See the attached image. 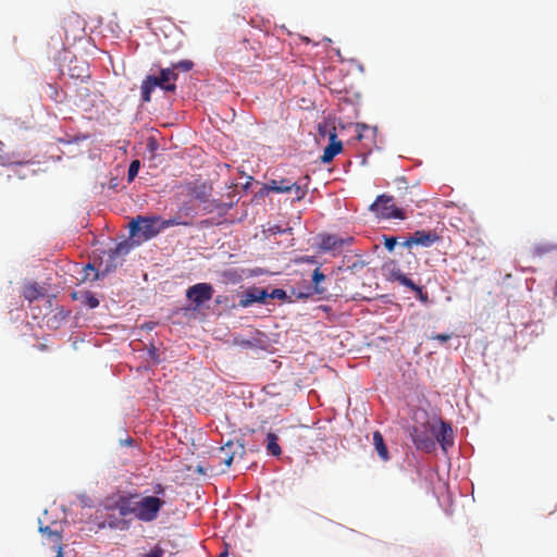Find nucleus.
Segmentation results:
<instances>
[{
  "instance_id": "nucleus-1",
  "label": "nucleus",
  "mask_w": 557,
  "mask_h": 557,
  "mask_svg": "<svg viewBox=\"0 0 557 557\" xmlns=\"http://www.w3.org/2000/svg\"><path fill=\"white\" fill-rule=\"evenodd\" d=\"M404 434V437L409 444L406 445V461L408 466L414 467L418 475L424 473L425 481L433 485L435 479L438 481L440 487L446 488L447 482L440 478V473L437 470L429 467L425 463L423 458V454L434 453V444L430 437V429H418L414 426H410L408 423L406 428H400ZM433 495L440 500L438 495L434 486H432Z\"/></svg>"
},
{
  "instance_id": "nucleus-2",
  "label": "nucleus",
  "mask_w": 557,
  "mask_h": 557,
  "mask_svg": "<svg viewBox=\"0 0 557 557\" xmlns=\"http://www.w3.org/2000/svg\"><path fill=\"white\" fill-rule=\"evenodd\" d=\"M177 75L173 71L172 66H162L160 62L152 63L149 72L144 76L139 85L141 104L151 102L152 94L159 89L164 95H176Z\"/></svg>"
},
{
  "instance_id": "nucleus-3",
  "label": "nucleus",
  "mask_w": 557,
  "mask_h": 557,
  "mask_svg": "<svg viewBox=\"0 0 557 557\" xmlns=\"http://www.w3.org/2000/svg\"><path fill=\"white\" fill-rule=\"evenodd\" d=\"M215 289L209 282H198L185 289L184 311L187 320H203L206 311L211 308Z\"/></svg>"
},
{
  "instance_id": "nucleus-4",
  "label": "nucleus",
  "mask_w": 557,
  "mask_h": 557,
  "mask_svg": "<svg viewBox=\"0 0 557 557\" xmlns=\"http://www.w3.org/2000/svg\"><path fill=\"white\" fill-rule=\"evenodd\" d=\"M232 297L238 299L239 309L264 308L268 312H272L269 307V294L267 285H258L256 283L240 285L232 290Z\"/></svg>"
},
{
  "instance_id": "nucleus-5",
  "label": "nucleus",
  "mask_w": 557,
  "mask_h": 557,
  "mask_svg": "<svg viewBox=\"0 0 557 557\" xmlns=\"http://www.w3.org/2000/svg\"><path fill=\"white\" fill-rule=\"evenodd\" d=\"M149 491L138 492L136 499L129 505L131 516L140 522L150 523L158 519L166 502H161L157 496H149Z\"/></svg>"
},
{
  "instance_id": "nucleus-6",
  "label": "nucleus",
  "mask_w": 557,
  "mask_h": 557,
  "mask_svg": "<svg viewBox=\"0 0 557 557\" xmlns=\"http://www.w3.org/2000/svg\"><path fill=\"white\" fill-rule=\"evenodd\" d=\"M430 437L434 444V451L440 448L444 455L455 445L456 432L453 424L443 420L437 414L433 416V423L430 426Z\"/></svg>"
},
{
  "instance_id": "nucleus-7",
  "label": "nucleus",
  "mask_w": 557,
  "mask_h": 557,
  "mask_svg": "<svg viewBox=\"0 0 557 557\" xmlns=\"http://www.w3.org/2000/svg\"><path fill=\"white\" fill-rule=\"evenodd\" d=\"M127 232L139 247L159 235L152 214L135 215L127 225Z\"/></svg>"
},
{
  "instance_id": "nucleus-8",
  "label": "nucleus",
  "mask_w": 557,
  "mask_h": 557,
  "mask_svg": "<svg viewBox=\"0 0 557 557\" xmlns=\"http://www.w3.org/2000/svg\"><path fill=\"white\" fill-rule=\"evenodd\" d=\"M137 496L138 491L135 488L116 490L101 499L99 506L106 511H117L120 517L125 518L131 516L129 505Z\"/></svg>"
},
{
  "instance_id": "nucleus-9",
  "label": "nucleus",
  "mask_w": 557,
  "mask_h": 557,
  "mask_svg": "<svg viewBox=\"0 0 557 557\" xmlns=\"http://www.w3.org/2000/svg\"><path fill=\"white\" fill-rule=\"evenodd\" d=\"M382 272L385 280L389 283H397L404 288L405 293H412L419 284V281L413 278L412 273L403 271L398 267V261L395 259H388L382 265Z\"/></svg>"
},
{
  "instance_id": "nucleus-10",
  "label": "nucleus",
  "mask_w": 557,
  "mask_h": 557,
  "mask_svg": "<svg viewBox=\"0 0 557 557\" xmlns=\"http://www.w3.org/2000/svg\"><path fill=\"white\" fill-rule=\"evenodd\" d=\"M182 186L190 200L198 202L200 207L207 205L213 194V184L210 180L185 181Z\"/></svg>"
},
{
  "instance_id": "nucleus-11",
  "label": "nucleus",
  "mask_w": 557,
  "mask_h": 557,
  "mask_svg": "<svg viewBox=\"0 0 557 557\" xmlns=\"http://www.w3.org/2000/svg\"><path fill=\"white\" fill-rule=\"evenodd\" d=\"M233 344L243 349L270 352L269 335L261 330H255L251 336L236 335L233 338Z\"/></svg>"
},
{
  "instance_id": "nucleus-12",
  "label": "nucleus",
  "mask_w": 557,
  "mask_h": 557,
  "mask_svg": "<svg viewBox=\"0 0 557 557\" xmlns=\"http://www.w3.org/2000/svg\"><path fill=\"white\" fill-rule=\"evenodd\" d=\"M326 137L327 145L318 159L323 165L330 164L337 156L342 154L345 147L344 141L339 139L336 127L329 128Z\"/></svg>"
},
{
  "instance_id": "nucleus-13",
  "label": "nucleus",
  "mask_w": 557,
  "mask_h": 557,
  "mask_svg": "<svg viewBox=\"0 0 557 557\" xmlns=\"http://www.w3.org/2000/svg\"><path fill=\"white\" fill-rule=\"evenodd\" d=\"M428 409L422 407H409L408 417L400 420V428H406L408 423L410 426L418 429H430L433 423V416Z\"/></svg>"
},
{
  "instance_id": "nucleus-14",
  "label": "nucleus",
  "mask_w": 557,
  "mask_h": 557,
  "mask_svg": "<svg viewBox=\"0 0 557 557\" xmlns=\"http://www.w3.org/2000/svg\"><path fill=\"white\" fill-rule=\"evenodd\" d=\"M311 247L320 255L331 253L333 257H337L339 253L337 234L322 231L315 235Z\"/></svg>"
},
{
  "instance_id": "nucleus-15",
  "label": "nucleus",
  "mask_w": 557,
  "mask_h": 557,
  "mask_svg": "<svg viewBox=\"0 0 557 557\" xmlns=\"http://www.w3.org/2000/svg\"><path fill=\"white\" fill-rule=\"evenodd\" d=\"M239 201V198L236 200L223 201L219 198L211 197L207 205L201 207V215H209L212 213H216L220 220L227 219V213L230 210L235 208Z\"/></svg>"
},
{
  "instance_id": "nucleus-16",
  "label": "nucleus",
  "mask_w": 557,
  "mask_h": 557,
  "mask_svg": "<svg viewBox=\"0 0 557 557\" xmlns=\"http://www.w3.org/2000/svg\"><path fill=\"white\" fill-rule=\"evenodd\" d=\"M394 203V196L382 193L379 194L372 203L368 207V210L380 221L385 220L386 214Z\"/></svg>"
},
{
  "instance_id": "nucleus-17",
  "label": "nucleus",
  "mask_w": 557,
  "mask_h": 557,
  "mask_svg": "<svg viewBox=\"0 0 557 557\" xmlns=\"http://www.w3.org/2000/svg\"><path fill=\"white\" fill-rule=\"evenodd\" d=\"M156 226L158 230V234L162 233L164 230L174 227V226H185V227H194L195 221L184 220L180 215L175 214L168 219L163 218L161 214H152Z\"/></svg>"
},
{
  "instance_id": "nucleus-18",
  "label": "nucleus",
  "mask_w": 557,
  "mask_h": 557,
  "mask_svg": "<svg viewBox=\"0 0 557 557\" xmlns=\"http://www.w3.org/2000/svg\"><path fill=\"white\" fill-rule=\"evenodd\" d=\"M218 282L223 285H237L245 281L244 268L230 267L216 272Z\"/></svg>"
},
{
  "instance_id": "nucleus-19",
  "label": "nucleus",
  "mask_w": 557,
  "mask_h": 557,
  "mask_svg": "<svg viewBox=\"0 0 557 557\" xmlns=\"http://www.w3.org/2000/svg\"><path fill=\"white\" fill-rule=\"evenodd\" d=\"M267 289L269 294V307L272 309V311L275 308V300H278L281 304H292L294 301L292 289L287 290L284 287H277L273 284H267Z\"/></svg>"
},
{
  "instance_id": "nucleus-20",
  "label": "nucleus",
  "mask_w": 557,
  "mask_h": 557,
  "mask_svg": "<svg viewBox=\"0 0 557 557\" xmlns=\"http://www.w3.org/2000/svg\"><path fill=\"white\" fill-rule=\"evenodd\" d=\"M292 294L297 300H307L312 298L313 296H319V299L330 301L332 298L331 294L323 296L319 290L315 289L310 283H307L305 280L302 281V286H292Z\"/></svg>"
},
{
  "instance_id": "nucleus-21",
  "label": "nucleus",
  "mask_w": 557,
  "mask_h": 557,
  "mask_svg": "<svg viewBox=\"0 0 557 557\" xmlns=\"http://www.w3.org/2000/svg\"><path fill=\"white\" fill-rule=\"evenodd\" d=\"M372 445L374 453L381 461L388 462L392 459L387 442L380 430L372 432Z\"/></svg>"
},
{
  "instance_id": "nucleus-22",
  "label": "nucleus",
  "mask_w": 557,
  "mask_h": 557,
  "mask_svg": "<svg viewBox=\"0 0 557 557\" xmlns=\"http://www.w3.org/2000/svg\"><path fill=\"white\" fill-rule=\"evenodd\" d=\"M22 296L28 302L42 300L48 296V292L36 281H27L24 284Z\"/></svg>"
},
{
  "instance_id": "nucleus-23",
  "label": "nucleus",
  "mask_w": 557,
  "mask_h": 557,
  "mask_svg": "<svg viewBox=\"0 0 557 557\" xmlns=\"http://www.w3.org/2000/svg\"><path fill=\"white\" fill-rule=\"evenodd\" d=\"M265 455L271 458H280L283 454V449L280 445L278 431L270 429L265 433L264 438Z\"/></svg>"
},
{
  "instance_id": "nucleus-24",
  "label": "nucleus",
  "mask_w": 557,
  "mask_h": 557,
  "mask_svg": "<svg viewBox=\"0 0 557 557\" xmlns=\"http://www.w3.org/2000/svg\"><path fill=\"white\" fill-rule=\"evenodd\" d=\"M412 234L414 236L417 247L430 248L442 240L441 235L425 228H418Z\"/></svg>"
},
{
  "instance_id": "nucleus-25",
  "label": "nucleus",
  "mask_w": 557,
  "mask_h": 557,
  "mask_svg": "<svg viewBox=\"0 0 557 557\" xmlns=\"http://www.w3.org/2000/svg\"><path fill=\"white\" fill-rule=\"evenodd\" d=\"M139 247L133 237L128 234L126 237L124 234H121L116 239L112 250L113 256L125 257L131 253L132 250Z\"/></svg>"
},
{
  "instance_id": "nucleus-26",
  "label": "nucleus",
  "mask_w": 557,
  "mask_h": 557,
  "mask_svg": "<svg viewBox=\"0 0 557 557\" xmlns=\"http://www.w3.org/2000/svg\"><path fill=\"white\" fill-rule=\"evenodd\" d=\"M132 527V519L127 517H116L114 513L108 516L106 521H103L100 525H98V530H119V531H128Z\"/></svg>"
},
{
  "instance_id": "nucleus-27",
  "label": "nucleus",
  "mask_w": 557,
  "mask_h": 557,
  "mask_svg": "<svg viewBox=\"0 0 557 557\" xmlns=\"http://www.w3.org/2000/svg\"><path fill=\"white\" fill-rule=\"evenodd\" d=\"M77 62L76 57L73 55L69 65V75L73 79H79L82 83H86L90 77L88 64L85 61H82L81 64H77Z\"/></svg>"
},
{
  "instance_id": "nucleus-28",
  "label": "nucleus",
  "mask_w": 557,
  "mask_h": 557,
  "mask_svg": "<svg viewBox=\"0 0 557 557\" xmlns=\"http://www.w3.org/2000/svg\"><path fill=\"white\" fill-rule=\"evenodd\" d=\"M235 48V40L231 36H225L220 39V45L214 50V58L216 62L227 61L228 55Z\"/></svg>"
},
{
  "instance_id": "nucleus-29",
  "label": "nucleus",
  "mask_w": 557,
  "mask_h": 557,
  "mask_svg": "<svg viewBox=\"0 0 557 557\" xmlns=\"http://www.w3.org/2000/svg\"><path fill=\"white\" fill-rule=\"evenodd\" d=\"M72 311L63 306H58L57 312L47 319V326L51 330H58L71 318Z\"/></svg>"
},
{
  "instance_id": "nucleus-30",
  "label": "nucleus",
  "mask_w": 557,
  "mask_h": 557,
  "mask_svg": "<svg viewBox=\"0 0 557 557\" xmlns=\"http://www.w3.org/2000/svg\"><path fill=\"white\" fill-rule=\"evenodd\" d=\"M194 200L183 201L181 205L177 206L176 214L183 218L184 220H191L194 221L195 218L198 215H201V207L196 208L193 203Z\"/></svg>"
},
{
  "instance_id": "nucleus-31",
  "label": "nucleus",
  "mask_w": 557,
  "mask_h": 557,
  "mask_svg": "<svg viewBox=\"0 0 557 557\" xmlns=\"http://www.w3.org/2000/svg\"><path fill=\"white\" fill-rule=\"evenodd\" d=\"M100 297L101 295L89 290V289H83V296L81 300V308L79 309H87V310H94L99 307L100 305Z\"/></svg>"
},
{
  "instance_id": "nucleus-32",
  "label": "nucleus",
  "mask_w": 557,
  "mask_h": 557,
  "mask_svg": "<svg viewBox=\"0 0 557 557\" xmlns=\"http://www.w3.org/2000/svg\"><path fill=\"white\" fill-rule=\"evenodd\" d=\"M322 267H315V269L311 272L310 275V284L315 287L323 296H326L327 289L323 286V283L326 281V274L321 270Z\"/></svg>"
},
{
  "instance_id": "nucleus-33",
  "label": "nucleus",
  "mask_w": 557,
  "mask_h": 557,
  "mask_svg": "<svg viewBox=\"0 0 557 557\" xmlns=\"http://www.w3.org/2000/svg\"><path fill=\"white\" fill-rule=\"evenodd\" d=\"M270 188L272 194L285 195L290 194V180L288 177H281L280 180H269Z\"/></svg>"
},
{
  "instance_id": "nucleus-34",
  "label": "nucleus",
  "mask_w": 557,
  "mask_h": 557,
  "mask_svg": "<svg viewBox=\"0 0 557 557\" xmlns=\"http://www.w3.org/2000/svg\"><path fill=\"white\" fill-rule=\"evenodd\" d=\"M73 265L76 272H78V274L81 275V277H77V286L90 281V273H92L95 270V264L92 262L74 263Z\"/></svg>"
},
{
  "instance_id": "nucleus-35",
  "label": "nucleus",
  "mask_w": 557,
  "mask_h": 557,
  "mask_svg": "<svg viewBox=\"0 0 557 557\" xmlns=\"http://www.w3.org/2000/svg\"><path fill=\"white\" fill-rule=\"evenodd\" d=\"M417 301L424 307H430L434 304V300L430 297L426 287L419 281V284L411 293Z\"/></svg>"
},
{
  "instance_id": "nucleus-36",
  "label": "nucleus",
  "mask_w": 557,
  "mask_h": 557,
  "mask_svg": "<svg viewBox=\"0 0 557 557\" xmlns=\"http://www.w3.org/2000/svg\"><path fill=\"white\" fill-rule=\"evenodd\" d=\"M234 298L235 297H232V294L231 295L221 294V295H216L215 297L213 296L212 300L215 306L223 307L224 311L230 313L232 310L239 309V307L237 306V302L233 301Z\"/></svg>"
},
{
  "instance_id": "nucleus-37",
  "label": "nucleus",
  "mask_w": 557,
  "mask_h": 557,
  "mask_svg": "<svg viewBox=\"0 0 557 557\" xmlns=\"http://www.w3.org/2000/svg\"><path fill=\"white\" fill-rule=\"evenodd\" d=\"M399 236L388 235V234H382L381 235V244L385 248V250L388 253L399 255L401 256L403 252H397V248L399 247Z\"/></svg>"
},
{
  "instance_id": "nucleus-38",
  "label": "nucleus",
  "mask_w": 557,
  "mask_h": 557,
  "mask_svg": "<svg viewBox=\"0 0 557 557\" xmlns=\"http://www.w3.org/2000/svg\"><path fill=\"white\" fill-rule=\"evenodd\" d=\"M173 71L177 75V78H180L181 73H188L191 72L195 67V62L190 59H181L178 61H173L170 63Z\"/></svg>"
},
{
  "instance_id": "nucleus-39",
  "label": "nucleus",
  "mask_w": 557,
  "mask_h": 557,
  "mask_svg": "<svg viewBox=\"0 0 557 557\" xmlns=\"http://www.w3.org/2000/svg\"><path fill=\"white\" fill-rule=\"evenodd\" d=\"M553 251H557V244L549 243V242H542L537 243L533 246L532 253L534 257L542 258L547 253H550Z\"/></svg>"
},
{
  "instance_id": "nucleus-40",
  "label": "nucleus",
  "mask_w": 557,
  "mask_h": 557,
  "mask_svg": "<svg viewBox=\"0 0 557 557\" xmlns=\"http://www.w3.org/2000/svg\"><path fill=\"white\" fill-rule=\"evenodd\" d=\"M194 226L198 231H202V230H208V228H212V227L225 226V223L223 222V220H220L218 216H211V218H206L198 222H195Z\"/></svg>"
},
{
  "instance_id": "nucleus-41",
  "label": "nucleus",
  "mask_w": 557,
  "mask_h": 557,
  "mask_svg": "<svg viewBox=\"0 0 557 557\" xmlns=\"http://www.w3.org/2000/svg\"><path fill=\"white\" fill-rule=\"evenodd\" d=\"M146 357L154 366H159L164 362V358L161 357L159 348L156 346L153 341H151L146 348Z\"/></svg>"
},
{
  "instance_id": "nucleus-42",
  "label": "nucleus",
  "mask_w": 557,
  "mask_h": 557,
  "mask_svg": "<svg viewBox=\"0 0 557 557\" xmlns=\"http://www.w3.org/2000/svg\"><path fill=\"white\" fill-rule=\"evenodd\" d=\"M38 521H39V529H38V531L42 535H47L53 543H59L60 544L61 541H62V537H63V532L59 531V530H53L49 525H44L41 523L40 519H38Z\"/></svg>"
},
{
  "instance_id": "nucleus-43",
  "label": "nucleus",
  "mask_w": 557,
  "mask_h": 557,
  "mask_svg": "<svg viewBox=\"0 0 557 557\" xmlns=\"http://www.w3.org/2000/svg\"><path fill=\"white\" fill-rule=\"evenodd\" d=\"M35 162L32 160H12V157L10 153H4L0 156V164L2 166L7 168H13V166H24L28 164H34Z\"/></svg>"
},
{
  "instance_id": "nucleus-44",
  "label": "nucleus",
  "mask_w": 557,
  "mask_h": 557,
  "mask_svg": "<svg viewBox=\"0 0 557 557\" xmlns=\"http://www.w3.org/2000/svg\"><path fill=\"white\" fill-rule=\"evenodd\" d=\"M276 273L272 272L268 268L255 267V268H244L245 280L259 277L263 275H275Z\"/></svg>"
},
{
  "instance_id": "nucleus-45",
  "label": "nucleus",
  "mask_w": 557,
  "mask_h": 557,
  "mask_svg": "<svg viewBox=\"0 0 557 557\" xmlns=\"http://www.w3.org/2000/svg\"><path fill=\"white\" fill-rule=\"evenodd\" d=\"M292 262L294 264H310L315 267H322L323 263L319 261L317 256H309V255H297L292 259Z\"/></svg>"
},
{
  "instance_id": "nucleus-46",
  "label": "nucleus",
  "mask_w": 557,
  "mask_h": 557,
  "mask_svg": "<svg viewBox=\"0 0 557 557\" xmlns=\"http://www.w3.org/2000/svg\"><path fill=\"white\" fill-rule=\"evenodd\" d=\"M352 127L355 128L356 135L348 140V144L362 141L366 138L364 132L370 129V125L364 122H354Z\"/></svg>"
},
{
  "instance_id": "nucleus-47",
  "label": "nucleus",
  "mask_w": 557,
  "mask_h": 557,
  "mask_svg": "<svg viewBox=\"0 0 557 557\" xmlns=\"http://www.w3.org/2000/svg\"><path fill=\"white\" fill-rule=\"evenodd\" d=\"M361 106V92L354 91L352 96H345L339 98V107Z\"/></svg>"
},
{
  "instance_id": "nucleus-48",
  "label": "nucleus",
  "mask_w": 557,
  "mask_h": 557,
  "mask_svg": "<svg viewBox=\"0 0 557 557\" xmlns=\"http://www.w3.org/2000/svg\"><path fill=\"white\" fill-rule=\"evenodd\" d=\"M99 253L101 256H108V260H107V263L104 265V269H107L110 273H113L116 270V268H117L116 259L120 256H113L111 249H108V250L107 249H100Z\"/></svg>"
},
{
  "instance_id": "nucleus-49",
  "label": "nucleus",
  "mask_w": 557,
  "mask_h": 557,
  "mask_svg": "<svg viewBox=\"0 0 557 557\" xmlns=\"http://www.w3.org/2000/svg\"><path fill=\"white\" fill-rule=\"evenodd\" d=\"M47 90L50 98L55 102H61L65 96L63 90L54 83H47Z\"/></svg>"
},
{
  "instance_id": "nucleus-50",
  "label": "nucleus",
  "mask_w": 557,
  "mask_h": 557,
  "mask_svg": "<svg viewBox=\"0 0 557 557\" xmlns=\"http://www.w3.org/2000/svg\"><path fill=\"white\" fill-rule=\"evenodd\" d=\"M259 185L261 186L260 189L251 197V203L253 205H257L260 199L272 194L269 181L260 183Z\"/></svg>"
},
{
  "instance_id": "nucleus-51",
  "label": "nucleus",
  "mask_w": 557,
  "mask_h": 557,
  "mask_svg": "<svg viewBox=\"0 0 557 557\" xmlns=\"http://www.w3.org/2000/svg\"><path fill=\"white\" fill-rule=\"evenodd\" d=\"M406 219H407V214H406L405 210L400 207L395 206L394 203L385 218V220H399V221H404Z\"/></svg>"
},
{
  "instance_id": "nucleus-52",
  "label": "nucleus",
  "mask_w": 557,
  "mask_h": 557,
  "mask_svg": "<svg viewBox=\"0 0 557 557\" xmlns=\"http://www.w3.org/2000/svg\"><path fill=\"white\" fill-rule=\"evenodd\" d=\"M238 173L246 178L245 183L242 184L244 195L250 193L253 184H260V182L257 181L252 175L246 174L244 170H238Z\"/></svg>"
},
{
  "instance_id": "nucleus-53",
  "label": "nucleus",
  "mask_w": 557,
  "mask_h": 557,
  "mask_svg": "<svg viewBox=\"0 0 557 557\" xmlns=\"http://www.w3.org/2000/svg\"><path fill=\"white\" fill-rule=\"evenodd\" d=\"M160 143L154 136H149L146 140V152L150 154L151 158H156L158 151L160 150Z\"/></svg>"
},
{
  "instance_id": "nucleus-54",
  "label": "nucleus",
  "mask_w": 557,
  "mask_h": 557,
  "mask_svg": "<svg viewBox=\"0 0 557 557\" xmlns=\"http://www.w3.org/2000/svg\"><path fill=\"white\" fill-rule=\"evenodd\" d=\"M338 111L348 120H356L360 115V106L339 107Z\"/></svg>"
},
{
  "instance_id": "nucleus-55",
  "label": "nucleus",
  "mask_w": 557,
  "mask_h": 557,
  "mask_svg": "<svg viewBox=\"0 0 557 557\" xmlns=\"http://www.w3.org/2000/svg\"><path fill=\"white\" fill-rule=\"evenodd\" d=\"M289 186H290V193L295 191V194H296V198L295 199L297 201L302 200L307 196V194H308V186H306V185L302 186L298 182H292L290 181Z\"/></svg>"
},
{
  "instance_id": "nucleus-56",
  "label": "nucleus",
  "mask_w": 557,
  "mask_h": 557,
  "mask_svg": "<svg viewBox=\"0 0 557 557\" xmlns=\"http://www.w3.org/2000/svg\"><path fill=\"white\" fill-rule=\"evenodd\" d=\"M267 232L271 236L293 234V227L292 226L284 227L281 224H273L268 227Z\"/></svg>"
},
{
  "instance_id": "nucleus-57",
  "label": "nucleus",
  "mask_w": 557,
  "mask_h": 557,
  "mask_svg": "<svg viewBox=\"0 0 557 557\" xmlns=\"http://www.w3.org/2000/svg\"><path fill=\"white\" fill-rule=\"evenodd\" d=\"M140 170V162L138 160H133L128 164L126 178L127 183H132L138 175Z\"/></svg>"
},
{
  "instance_id": "nucleus-58",
  "label": "nucleus",
  "mask_w": 557,
  "mask_h": 557,
  "mask_svg": "<svg viewBox=\"0 0 557 557\" xmlns=\"http://www.w3.org/2000/svg\"><path fill=\"white\" fill-rule=\"evenodd\" d=\"M453 337V333H447V332H442V333H436V332H433L429 338L431 341H436L441 346L447 344Z\"/></svg>"
},
{
  "instance_id": "nucleus-59",
  "label": "nucleus",
  "mask_w": 557,
  "mask_h": 557,
  "mask_svg": "<svg viewBox=\"0 0 557 557\" xmlns=\"http://www.w3.org/2000/svg\"><path fill=\"white\" fill-rule=\"evenodd\" d=\"M164 553V548L159 543H157L150 547L149 550L140 554L139 557H163Z\"/></svg>"
},
{
  "instance_id": "nucleus-60",
  "label": "nucleus",
  "mask_w": 557,
  "mask_h": 557,
  "mask_svg": "<svg viewBox=\"0 0 557 557\" xmlns=\"http://www.w3.org/2000/svg\"><path fill=\"white\" fill-rule=\"evenodd\" d=\"M356 256L359 257V259L354 261L351 264L347 265L348 272H350L351 274H356L366 265H368V262L361 259L362 256L360 253H357Z\"/></svg>"
},
{
  "instance_id": "nucleus-61",
  "label": "nucleus",
  "mask_w": 557,
  "mask_h": 557,
  "mask_svg": "<svg viewBox=\"0 0 557 557\" xmlns=\"http://www.w3.org/2000/svg\"><path fill=\"white\" fill-rule=\"evenodd\" d=\"M315 131H317V136L314 138V141L317 145H320L321 140L326 138L329 127L325 126L324 123L318 122L315 124Z\"/></svg>"
},
{
  "instance_id": "nucleus-62",
  "label": "nucleus",
  "mask_w": 557,
  "mask_h": 557,
  "mask_svg": "<svg viewBox=\"0 0 557 557\" xmlns=\"http://www.w3.org/2000/svg\"><path fill=\"white\" fill-rule=\"evenodd\" d=\"M168 488V485L157 482L153 484V494L151 496H157L161 502H166L165 492Z\"/></svg>"
},
{
  "instance_id": "nucleus-63",
  "label": "nucleus",
  "mask_w": 557,
  "mask_h": 557,
  "mask_svg": "<svg viewBox=\"0 0 557 557\" xmlns=\"http://www.w3.org/2000/svg\"><path fill=\"white\" fill-rule=\"evenodd\" d=\"M57 297L58 295L57 294H48V296L45 298L46 299V304H45V307L47 310H49L50 312L54 311L58 309V306H60L57 301Z\"/></svg>"
},
{
  "instance_id": "nucleus-64",
  "label": "nucleus",
  "mask_w": 557,
  "mask_h": 557,
  "mask_svg": "<svg viewBox=\"0 0 557 557\" xmlns=\"http://www.w3.org/2000/svg\"><path fill=\"white\" fill-rule=\"evenodd\" d=\"M109 274H111L107 269H99L95 267V270L92 272V277L90 278L91 282H100L103 281Z\"/></svg>"
}]
</instances>
